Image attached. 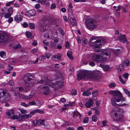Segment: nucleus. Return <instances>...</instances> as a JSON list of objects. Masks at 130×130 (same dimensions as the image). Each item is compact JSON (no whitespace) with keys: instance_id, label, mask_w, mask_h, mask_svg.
I'll use <instances>...</instances> for the list:
<instances>
[{"instance_id":"obj_53","label":"nucleus","mask_w":130,"mask_h":130,"mask_svg":"<svg viewBox=\"0 0 130 130\" xmlns=\"http://www.w3.org/2000/svg\"><path fill=\"white\" fill-rule=\"evenodd\" d=\"M129 74L127 73H125L123 75V76L124 78L126 79H127L128 78V76Z\"/></svg>"},{"instance_id":"obj_7","label":"nucleus","mask_w":130,"mask_h":130,"mask_svg":"<svg viewBox=\"0 0 130 130\" xmlns=\"http://www.w3.org/2000/svg\"><path fill=\"white\" fill-rule=\"evenodd\" d=\"M85 23L87 28L90 30L95 29L97 25L96 21L91 18L87 19L85 22Z\"/></svg>"},{"instance_id":"obj_46","label":"nucleus","mask_w":130,"mask_h":130,"mask_svg":"<svg viewBox=\"0 0 130 130\" xmlns=\"http://www.w3.org/2000/svg\"><path fill=\"white\" fill-rule=\"evenodd\" d=\"M48 23V21L47 20H44L43 21H42L41 24H43V25L45 26Z\"/></svg>"},{"instance_id":"obj_33","label":"nucleus","mask_w":130,"mask_h":130,"mask_svg":"<svg viewBox=\"0 0 130 130\" xmlns=\"http://www.w3.org/2000/svg\"><path fill=\"white\" fill-rule=\"evenodd\" d=\"M118 77L119 78V79L121 83L123 84H124L125 83V81L123 80L122 79L121 76L120 75H118Z\"/></svg>"},{"instance_id":"obj_52","label":"nucleus","mask_w":130,"mask_h":130,"mask_svg":"<svg viewBox=\"0 0 130 130\" xmlns=\"http://www.w3.org/2000/svg\"><path fill=\"white\" fill-rule=\"evenodd\" d=\"M14 1H13L9 2L6 4V6H9L13 4H14Z\"/></svg>"},{"instance_id":"obj_64","label":"nucleus","mask_w":130,"mask_h":130,"mask_svg":"<svg viewBox=\"0 0 130 130\" xmlns=\"http://www.w3.org/2000/svg\"><path fill=\"white\" fill-rule=\"evenodd\" d=\"M13 21V19L12 17H10L8 20V22L9 23H11Z\"/></svg>"},{"instance_id":"obj_50","label":"nucleus","mask_w":130,"mask_h":130,"mask_svg":"<svg viewBox=\"0 0 130 130\" xmlns=\"http://www.w3.org/2000/svg\"><path fill=\"white\" fill-rule=\"evenodd\" d=\"M109 66L108 65L105 66L103 68V70L104 71H108L109 69Z\"/></svg>"},{"instance_id":"obj_63","label":"nucleus","mask_w":130,"mask_h":130,"mask_svg":"<svg viewBox=\"0 0 130 130\" xmlns=\"http://www.w3.org/2000/svg\"><path fill=\"white\" fill-rule=\"evenodd\" d=\"M46 57L48 58H49L51 56V54L49 53H47L45 55Z\"/></svg>"},{"instance_id":"obj_6","label":"nucleus","mask_w":130,"mask_h":130,"mask_svg":"<svg viewBox=\"0 0 130 130\" xmlns=\"http://www.w3.org/2000/svg\"><path fill=\"white\" fill-rule=\"evenodd\" d=\"M111 114L112 119L117 121L121 120L123 117V115L120 113V111L115 108L112 110Z\"/></svg>"},{"instance_id":"obj_45","label":"nucleus","mask_w":130,"mask_h":130,"mask_svg":"<svg viewBox=\"0 0 130 130\" xmlns=\"http://www.w3.org/2000/svg\"><path fill=\"white\" fill-rule=\"evenodd\" d=\"M45 120H39V123L40 124H41L44 126H45V124L44 123Z\"/></svg>"},{"instance_id":"obj_15","label":"nucleus","mask_w":130,"mask_h":130,"mask_svg":"<svg viewBox=\"0 0 130 130\" xmlns=\"http://www.w3.org/2000/svg\"><path fill=\"white\" fill-rule=\"evenodd\" d=\"M44 111L40 110L39 109H37L31 111L30 112V114L29 115H33L35 113H40L42 114L44 113Z\"/></svg>"},{"instance_id":"obj_31","label":"nucleus","mask_w":130,"mask_h":130,"mask_svg":"<svg viewBox=\"0 0 130 130\" xmlns=\"http://www.w3.org/2000/svg\"><path fill=\"white\" fill-rule=\"evenodd\" d=\"M123 90L126 94L127 95V96H128L130 97V92L127 89L125 88H123Z\"/></svg>"},{"instance_id":"obj_32","label":"nucleus","mask_w":130,"mask_h":130,"mask_svg":"<svg viewBox=\"0 0 130 130\" xmlns=\"http://www.w3.org/2000/svg\"><path fill=\"white\" fill-rule=\"evenodd\" d=\"M7 101L5 100V99L4 98V97H0V103L2 104L3 102H5Z\"/></svg>"},{"instance_id":"obj_9","label":"nucleus","mask_w":130,"mask_h":130,"mask_svg":"<svg viewBox=\"0 0 130 130\" xmlns=\"http://www.w3.org/2000/svg\"><path fill=\"white\" fill-rule=\"evenodd\" d=\"M36 15V12L34 10L28 11L26 13V15L29 17L34 16Z\"/></svg>"},{"instance_id":"obj_62","label":"nucleus","mask_w":130,"mask_h":130,"mask_svg":"<svg viewBox=\"0 0 130 130\" xmlns=\"http://www.w3.org/2000/svg\"><path fill=\"white\" fill-rule=\"evenodd\" d=\"M28 25H29L26 22H24L23 24V26L25 28H26Z\"/></svg>"},{"instance_id":"obj_48","label":"nucleus","mask_w":130,"mask_h":130,"mask_svg":"<svg viewBox=\"0 0 130 130\" xmlns=\"http://www.w3.org/2000/svg\"><path fill=\"white\" fill-rule=\"evenodd\" d=\"M116 86V84L115 83H111L109 85V86L110 88H113Z\"/></svg>"},{"instance_id":"obj_22","label":"nucleus","mask_w":130,"mask_h":130,"mask_svg":"<svg viewBox=\"0 0 130 130\" xmlns=\"http://www.w3.org/2000/svg\"><path fill=\"white\" fill-rule=\"evenodd\" d=\"M91 94V92L87 90L86 91H84L82 95L83 96H89Z\"/></svg>"},{"instance_id":"obj_35","label":"nucleus","mask_w":130,"mask_h":130,"mask_svg":"<svg viewBox=\"0 0 130 130\" xmlns=\"http://www.w3.org/2000/svg\"><path fill=\"white\" fill-rule=\"evenodd\" d=\"M25 100H28L31 99L32 98V95L30 94L28 95H25Z\"/></svg>"},{"instance_id":"obj_2","label":"nucleus","mask_w":130,"mask_h":130,"mask_svg":"<svg viewBox=\"0 0 130 130\" xmlns=\"http://www.w3.org/2000/svg\"><path fill=\"white\" fill-rule=\"evenodd\" d=\"M101 73L99 71H96L93 72L86 70L80 71L77 75V79L79 81L83 78L91 79L95 81L98 80L101 78Z\"/></svg>"},{"instance_id":"obj_21","label":"nucleus","mask_w":130,"mask_h":130,"mask_svg":"<svg viewBox=\"0 0 130 130\" xmlns=\"http://www.w3.org/2000/svg\"><path fill=\"white\" fill-rule=\"evenodd\" d=\"M70 21L72 26H74L77 25V23L75 18H72L70 19Z\"/></svg>"},{"instance_id":"obj_38","label":"nucleus","mask_w":130,"mask_h":130,"mask_svg":"<svg viewBox=\"0 0 130 130\" xmlns=\"http://www.w3.org/2000/svg\"><path fill=\"white\" fill-rule=\"evenodd\" d=\"M28 106H29L35 105H36V102L34 101L29 102V104H28Z\"/></svg>"},{"instance_id":"obj_5","label":"nucleus","mask_w":130,"mask_h":130,"mask_svg":"<svg viewBox=\"0 0 130 130\" xmlns=\"http://www.w3.org/2000/svg\"><path fill=\"white\" fill-rule=\"evenodd\" d=\"M47 77L44 76L41 80L38 81V83L41 84L44 83L45 85H49V86L54 88L55 90L57 89L58 88V86H57L56 83H51V80L48 79Z\"/></svg>"},{"instance_id":"obj_60","label":"nucleus","mask_w":130,"mask_h":130,"mask_svg":"<svg viewBox=\"0 0 130 130\" xmlns=\"http://www.w3.org/2000/svg\"><path fill=\"white\" fill-rule=\"evenodd\" d=\"M72 94L73 95H75L77 94V91L76 90L73 89L72 90Z\"/></svg>"},{"instance_id":"obj_37","label":"nucleus","mask_w":130,"mask_h":130,"mask_svg":"<svg viewBox=\"0 0 130 130\" xmlns=\"http://www.w3.org/2000/svg\"><path fill=\"white\" fill-rule=\"evenodd\" d=\"M99 93L98 91L97 90L95 91L92 92V95L93 96H96Z\"/></svg>"},{"instance_id":"obj_20","label":"nucleus","mask_w":130,"mask_h":130,"mask_svg":"<svg viewBox=\"0 0 130 130\" xmlns=\"http://www.w3.org/2000/svg\"><path fill=\"white\" fill-rule=\"evenodd\" d=\"M31 116L30 115L25 114L23 115L20 116V118H21L22 120V121L23 119H27L29 118H31Z\"/></svg>"},{"instance_id":"obj_28","label":"nucleus","mask_w":130,"mask_h":130,"mask_svg":"<svg viewBox=\"0 0 130 130\" xmlns=\"http://www.w3.org/2000/svg\"><path fill=\"white\" fill-rule=\"evenodd\" d=\"M56 83L57 86H58V88H60L61 87V86L63 85V83L62 82L57 81Z\"/></svg>"},{"instance_id":"obj_47","label":"nucleus","mask_w":130,"mask_h":130,"mask_svg":"<svg viewBox=\"0 0 130 130\" xmlns=\"http://www.w3.org/2000/svg\"><path fill=\"white\" fill-rule=\"evenodd\" d=\"M89 118L88 117H86L84 119L83 123H87L88 122Z\"/></svg>"},{"instance_id":"obj_8","label":"nucleus","mask_w":130,"mask_h":130,"mask_svg":"<svg viewBox=\"0 0 130 130\" xmlns=\"http://www.w3.org/2000/svg\"><path fill=\"white\" fill-rule=\"evenodd\" d=\"M9 38L6 34L4 33L0 34V45H3L7 42Z\"/></svg>"},{"instance_id":"obj_19","label":"nucleus","mask_w":130,"mask_h":130,"mask_svg":"<svg viewBox=\"0 0 130 130\" xmlns=\"http://www.w3.org/2000/svg\"><path fill=\"white\" fill-rule=\"evenodd\" d=\"M14 110L12 109L6 112V114L7 116L9 117L11 115H13L14 114Z\"/></svg>"},{"instance_id":"obj_49","label":"nucleus","mask_w":130,"mask_h":130,"mask_svg":"<svg viewBox=\"0 0 130 130\" xmlns=\"http://www.w3.org/2000/svg\"><path fill=\"white\" fill-rule=\"evenodd\" d=\"M11 16V15L9 13H6L5 14L4 17L6 18H9Z\"/></svg>"},{"instance_id":"obj_23","label":"nucleus","mask_w":130,"mask_h":130,"mask_svg":"<svg viewBox=\"0 0 130 130\" xmlns=\"http://www.w3.org/2000/svg\"><path fill=\"white\" fill-rule=\"evenodd\" d=\"M39 30L41 31H44L46 29L45 26L43 25V24H40L39 27Z\"/></svg>"},{"instance_id":"obj_55","label":"nucleus","mask_w":130,"mask_h":130,"mask_svg":"<svg viewBox=\"0 0 130 130\" xmlns=\"http://www.w3.org/2000/svg\"><path fill=\"white\" fill-rule=\"evenodd\" d=\"M52 20L54 22L56 23L59 22V19H58L57 18H54Z\"/></svg>"},{"instance_id":"obj_51","label":"nucleus","mask_w":130,"mask_h":130,"mask_svg":"<svg viewBox=\"0 0 130 130\" xmlns=\"http://www.w3.org/2000/svg\"><path fill=\"white\" fill-rule=\"evenodd\" d=\"M62 123H63V124L61 125V126H67V124H66V123H67V124H68L69 122L68 121H62Z\"/></svg>"},{"instance_id":"obj_12","label":"nucleus","mask_w":130,"mask_h":130,"mask_svg":"<svg viewBox=\"0 0 130 130\" xmlns=\"http://www.w3.org/2000/svg\"><path fill=\"white\" fill-rule=\"evenodd\" d=\"M48 86H44L43 87V91L44 94L45 95H46L49 94L50 92Z\"/></svg>"},{"instance_id":"obj_30","label":"nucleus","mask_w":130,"mask_h":130,"mask_svg":"<svg viewBox=\"0 0 130 130\" xmlns=\"http://www.w3.org/2000/svg\"><path fill=\"white\" fill-rule=\"evenodd\" d=\"M113 8L115 9L114 10H117V11H120L121 9L122 8V7L121 6H119L118 7L116 6H113Z\"/></svg>"},{"instance_id":"obj_25","label":"nucleus","mask_w":130,"mask_h":130,"mask_svg":"<svg viewBox=\"0 0 130 130\" xmlns=\"http://www.w3.org/2000/svg\"><path fill=\"white\" fill-rule=\"evenodd\" d=\"M0 56L2 58H6V53L4 51H2L0 52Z\"/></svg>"},{"instance_id":"obj_56","label":"nucleus","mask_w":130,"mask_h":130,"mask_svg":"<svg viewBox=\"0 0 130 130\" xmlns=\"http://www.w3.org/2000/svg\"><path fill=\"white\" fill-rule=\"evenodd\" d=\"M66 44L65 45V47H66L68 48L70 47V45L69 44V42L68 41H67L66 42Z\"/></svg>"},{"instance_id":"obj_57","label":"nucleus","mask_w":130,"mask_h":130,"mask_svg":"<svg viewBox=\"0 0 130 130\" xmlns=\"http://www.w3.org/2000/svg\"><path fill=\"white\" fill-rule=\"evenodd\" d=\"M58 30L59 31L60 33L61 34L63 35H64V32L63 31V30L61 28H59L58 29Z\"/></svg>"},{"instance_id":"obj_11","label":"nucleus","mask_w":130,"mask_h":130,"mask_svg":"<svg viewBox=\"0 0 130 130\" xmlns=\"http://www.w3.org/2000/svg\"><path fill=\"white\" fill-rule=\"evenodd\" d=\"M2 93L3 97L5 99V100L7 101H8L10 98V96L9 93L5 90L3 91Z\"/></svg>"},{"instance_id":"obj_41","label":"nucleus","mask_w":130,"mask_h":130,"mask_svg":"<svg viewBox=\"0 0 130 130\" xmlns=\"http://www.w3.org/2000/svg\"><path fill=\"white\" fill-rule=\"evenodd\" d=\"M25 34L26 36L28 38L30 37L31 35V33L28 31H26L25 33Z\"/></svg>"},{"instance_id":"obj_13","label":"nucleus","mask_w":130,"mask_h":130,"mask_svg":"<svg viewBox=\"0 0 130 130\" xmlns=\"http://www.w3.org/2000/svg\"><path fill=\"white\" fill-rule=\"evenodd\" d=\"M93 103V101L91 99H89L88 102L85 103L86 106L88 108H89L91 107Z\"/></svg>"},{"instance_id":"obj_29","label":"nucleus","mask_w":130,"mask_h":130,"mask_svg":"<svg viewBox=\"0 0 130 130\" xmlns=\"http://www.w3.org/2000/svg\"><path fill=\"white\" fill-rule=\"evenodd\" d=\"M114 13L116 17H120V12L119 11H117V10H113Z\"/></svg>"},{"instance_id":"obj_27","label":"nucleus","mask_w":130,"mask_h":130,"mask_svg":"<svg viewBox=\"0 0 130 130\" xmlns=\"http://www.w3.org/2000/svg\"><path fill=\"white\" fill-rule=\"evenodd\" d=\"M67 56L71 59H73V56L72 55V52L69 51H68L67 53Z\"/></svg>"},{"instance_id":"obj_44","label":"nucleus","mask_w":130,"mask_h":130,"mask_svg":"<svg viewBox=\"0 0 130 130\" xmlns=\"http://www.w3.org/2000/svg\"><path fill=\"white\" fill-rule=\"evenodd\" d=\"M92 119L93 121L95 122L98 120V118L96 116L94 115L92 116Z\"/></svg>"},{"instance_id":"obj_40","label":"nucleus","mask_w":130,"mask_h":130,"mask_svg":"<svg viewBox=\"0 0 130 130\" xmlns=\"http://www.w3.org/2000/svg\"><path fill=\"white\" fill-rule=\"evenodd\" d=\"M123 64H124L127 66H129L130 64V63L129 61L128 60H126L123 61L122 63Z\"/></svg>"},{"instance_id":"obj_14","label":"nucleus","mask_w":130,"mask_h":130,"mask_svg":"<svg viewBox=\"0 0 130 130\" xmlns=\"http://www.w3.org/2000/svg\"><path fill=\"white\" fill-rule=\"evenodd\" d=\"M125 35H120L117 37V38L121 42L124 43L127 40L125 37Z\"/></svg>"},{"instance_id":"obj_26","label":"nucleus","mask_w":130,"mask_h":130,"mask_svg":"<svg viewBox=\"0 0 130 130\" xmlns=\"http://www.w3.org/2000/svg\"><path fill=\"white\" fill-rule=\"evenodd\" d=\"M18 96L19 98L21 99L25 100V95L24 94H21L20 93H18Z\"/></svg>"},{"instance_id":"obj_42","label":"nucleus","mask_w":130,"mask_h":130,"mask_svg":"<svg viewBox=\"0 0 130 130\" xmlns=\"http://www.w3.org/2000/svg\"><path fill=\"white\" fill-rule=\"evenodd\" d=\"M47 0H38L37 1L39 3H40L42 4H45Z\"/></svg>"},{"instance_id":"obj_54","label":"nucleus","mask_w":130,"mask_h":130,"mask_svg":"<svg viewBox=\"0 0 130 130\" xmlns=\"http://www.w3.org/2000/svg\"><path fill=\"white\" fill-rule=\"evenodd\" d=\"M95 115L97 116L99 115L100 114V110L99 109H96L95 110Z\"/></svg>"},{"instance_id":"obj_4","label":"nucleus","mask_w":130,"mask_h":130,"mask_svg":"<svg viewBox=\"0 0 130 130\" xmlns=\"http://www.w3.org/2000/svg\"><path fill=\"white\" fill-rule=\"evenodd\" d=\"M34 77L29 74H28L24 76L23 79L25 82L26 86L30 88L35 82Z\"/></svg>"},{"instance_id":"obj_1","label":"nucleus","mask_w":130,"mask_h":130,"mask_svg":"<svg viewBox=\"0 0 130 130\" xmlns=\"http://www.w3.org/2000/svg\"><path fill=\"white\" fill-rule=\"evenodd\" d=\"M101 41L100 39H99L95 41H91L89 44L90 46L93 47V49H94V50L95 52H100L99 55L94 54L92 58V60L97 62L108 59L109 58L110 55V52L107 50H103L100 51L98 48L101 46L100 44Z\"/></svg>"},{"instance_id":"obj_43","label":"nucleus","mask_w":130,"mask_h":130,"mask_svg":"<svg viewBox=\"0 0 130 130\" xmlns=\"http://www.w3.org/2000/svg\"><path fill=\"white\" fill-rule=\"evenodd\" d=\"M21 48V46L19 43H18L17 45L14 46L13 47L14 49H16L18 48Z\"/></svg>"},{"instance_id":"obj_24","label":"nucleus","mask_w":130,"mask_h":130,"mask_svg":"<svg viewBox=\"0 0 130 130\" xmlns=\"http://www.w3.org/2000/svg\"><path fill=\"white\" fill-rule=\"evenodd\" d=\"M117 69L118 72H120L121 71H123L124 70V66L122 63L120 64L119 65V66L117 67Z\"/></svg>"},{"instance_id":"obj_36","label":"nucleus","mask_w":130,"mask_h":130,"mask_svg":"<svg viewBox=\"0 0 130 130\" xmlns=\"http://www.w3.org/2000/svg\"><path fill=\"white\" fill-rule=\"evenodd\" d=\"M127 105V104H126L125 103H124L122 104H118L116 103V105H113V106H114L115 107H119L121 106L122 105Z\"/></svg>"},{"instance_id":"obj_39","label":"nucleus","mask_w":130,"mask_h":130,"mask_svg":"<svg viewBox=\"0 0 130 130\" xmlns=\"http://www.w3.org/2000/svg\"><path fill=\"white\" fill-rule=\"evenodd\" d=\"M29 28L31 29H34L35 28V26L34 23H30L28 25Z\"/></svg>"},{"instance_id":"obj_17","label":"nucleus","mask_w":130,"mask_h":130,"mask_svg":"<svg viewBox=\"0 0 130 130\" xmlns=\"http://www.w3.org/2000/svg\"><path fill=\"white\" fill-rule=\"evenodd\" d=\"M19 90L21 92H27L29 90H30V88L26 86V88H24L22 87H18Z\"/></svg>"},{"instance_id":"obj_18","label":"nucleus","mask_w":130,"mask_h":130,"mask_svg":"<svg viewBox=\"0 0 130 130\" xmlns=\"http://www.w3.org/2000/svg\"><path fill=\"white\" fill-rule=\"evenodd\" d=\"M45 59V57L44 55H42L39 57V58H37L36 60L34 62H33V64L37 63L38 62V59L40 61H43Z\"/></svg>"},{"instance_id":"obj_10","label":"nucleus","mask_w":130,"mask_h":130,"mask_svg":"<svg viewBox=\"0 0 130 130\" xmlns=\"http://www.w3.org/2000/svg\"><path fill=\"white\" fill-rule=\"evenodd\" d=\"M22 19V17L19 13H17V15L14 17V20L16 22H19L21 21Z\"/></svg>"},{"instance_id":"obj_59","label":"nucleus","mask_w":130,"mask_h":130,"mask_svg":"<svg viewBox=\"0 0 130 130\" xmlns=\"http://www.w3.org/2000/svg\"><path fill=\"white\" fill-rule=\"evenodd\" d=\"M21 105L22 106L26 107H28V104H26L25 102H21Z\"/></svg>"},{"instance_id":"obj_3","label":"nucleus","mask_w":130,"mask_h":130,"mask_svg":"<svg viewBox=\"0 0 130 130\" xmlns=\"http://www.w3.org/2000/svg\"><path fill=\"white\" fill-rule=\"evenodd\" d=\"M109 93L112 96H115L112 98L111 99V102L112 105H115L116 102H118L120 101L123 102L125 99L123 97L121 93L118 90H111L109 92Z\"/></svg>"},{"instance_id":"obj_16","label":"nucleus","mask_w":130,"mask_h":130,"mask_svg":"<svg viewBox=\"0 0 130 130\" xmlns=\"http://www.w3.org/2000/svg\"><path fill=\"white\" fill-rule=\"evenodd\" d=\"M20 114L19 113L18 115H14L11 117L12 119H17L18 120V121H22V120L21 118H20Z\"/></svg>"},{"instance_id":"obj_58","label":"nucleus","mask_w":130,"mask_h":130,"mask_svg":"<svg viewBox=\"0 0 130 130\" xmlns=\"http://www.w3.org/2000/svg\"><path fill=\"white\" fill-rule=\"evenodd\" d=\"M56 5L55 4H52L50 8L51 9H54L56 8Z\"/></svg>"},{"instance_id":"obj_61","label":"nucleus","mask_w":130,"mask_h":130,"mask_svg":"<svg viewBox=\"0 0 130 130\" xmlns=\"http://www.w3.org/2000/svg\"><path fill=\"white\" fill-rule=\"evenodd\" d=\"M95 64L94 62L93 61H91L89 63V65L92 67L94 66L95 65Z\"/></svg>"},{"instance_id":"obj_34","label":"nucleus","mask_w":130,"mask_h":130,"mask_svg":"<svg viewBox=\"0 0 130 130\" xmlns=\"http://www.w3.org/2000/svg\"><path fill=\"white\" fill-rule=\"evenodd\" d=\"M13 9L12 7H11L9 8L7 10L8 13H9L11 15L13 13Z\"/></svg>"}]
</instances>
